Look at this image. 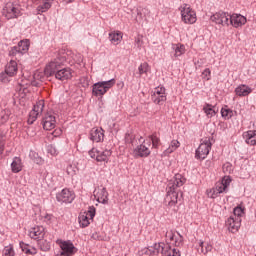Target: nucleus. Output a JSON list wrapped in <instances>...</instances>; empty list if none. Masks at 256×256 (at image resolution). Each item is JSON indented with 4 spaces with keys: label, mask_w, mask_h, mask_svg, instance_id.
Returning <instances> with one entry per match:
<instances>
[{
    "label": "nucleus",
    "mask_w": 256,
    "mask_h": 256,
    "mask_svg": "<svg viewBox=\"0 0 256 256\" xmlns=\"http://www.w3.org/2000/svg\"><path fill=\"white\" fill-rule=\"evenodd\" d=\"M181 21L185 23V25H195L197 23V12L191 8L189 4H182L179 7Z\"/></svg>",
    "instance_id": "nucleus-1"
},
{
    "label": "nucleus",
    "mask_w": 256,
    "mask_h": 256,
    "mask_svg": "<svg viewBox=\"0 0 256 256\" xmlns=\"http://www.w3.org/2000/svg\"><path fill=\"white\" fill-rule=\"evenodd\" d=\"M115 83V79L95 83L92 86V95H94V97H103L109 89L115 86Z\"/></svg>",
    "instance_id": "nucleus-2"
},
{
    "label": "nucleus",
    "mask_w": 256,
    "mask_h": 256,
    "mask_svg": "<svg viewBox=\"0 0 256 256\" xmlns=\"http://www.w3.org/2000/svg\"><path fill=\"white\" fill-rule=\"evenodd\" d=\"M3 15L6 19H17L21 17V5L17 2H8L3 8Z\"/></svg>",
    "instance_id": "nucleus-3"
},
{
    "label": "nucleus",
    "mask_w": 256,
    "mask_h": 256,
    "mask_svg": "<svg viewBox=\"0 0 256 256\" xmlns=\"http://www.w3.org/2000/svg\"><path fill=\"white\" fill-rule=\"evenodd\" d=\"M211 145V137L203 138L196 150V159H207V155H209V151H211Z\"/></svg>",
    "instance_id": "nucleus-4"
},
{
    "label": "nucleus",
    "mask_w": 256,
    "mask_h": 256,
    "mask_svg": "<svg viewBox=\"0 0 256 256\" xmlns=\"http://www.w3.org/2000/svg\"><path fill=\"white\" fill-rule=\"evenodd\" d=\"M149 155H151V140H143L142 144L133 150L135 159L149 157Z\"/></svg>",
    "instance_id": "nucleus-5"
},
{
    "label": "nucleus",
    "mask_w": 256,
    "mask_h": 256,
    "mask_svg": "<svg viewBox=\"0 0 256 256\" xmlns=\"http://www.w3.org/2000/svg\"><path fill=\"white\" fill-rule=\"evenodd\" d=\"M65 63V57H59L57 56L56 59L51 61L46 67H45V75L46 77H51V75H56V73L59 71V68L61 65Z\"/></svg>",
    "instance_id": "nucleus-6"
},
{
    "label": "nucleus",
    "mask_w": 256,
    "mask_h": 256,
    "mask_svg": "<svg viewBox=\"0 0 256 256\" xmlns=\"http://www.w3.org/2000/svg\"><path fill=\"white\" fill-rule=\"evenodd\" d=\"M43 109H45V100H39L36 102L29 114L28 123H35V121H37V117H40V115L43 114Z\"/></svg>",
    "instance_id": "nucleus-7"
},
{
    "label": "nucleus",
    "mask_w": 256,
    "mask_h": 256,
    "mask_svg": "<svg viewBox=\"0 0 256 256\" xmlns=\"http://www.w3.org/2000/svg\"><path fill=\"white\" fill-rule=\"evenodd\" d=\"M166 243L167 245H173L174 247H181L183 245V236L173 230L166 232Z\"/></svg>",
    "instance_id": "nucleus-8"
},
{
    "label": "nucleus",
    "mask_w": 256,
    "mask_h": 256,
    "mask_svg": "<svg viewBox=\"0 0 256 256\" xmlns=\"http://www.w3.org/2000/svg\"><path fill=\"white\" fill-rule=\"evenodd\" d=\"M231 19V15L225 12H216L214 15L210 17V20L216 25H222L223 27H229V21Z\"/></svg>",
    "instance_id": "nucleus-9"
},
{
    "label": "nucleus",
    "mask_w": 256,
    "mask_h": 256,
    "mask_svg": "<svg viewBox=\"0 0 256 256\" xmlns=\"http://www.w3.org/2000/svg\"><path fill=\"white\" fill-rule=\"evenodd\" d=\"M57 201L60 203H73L75 200V192L64 188L61 192L56 195Z\"/></svg>",
    "instance_id": "nucleus-10"
},
{
    "label": "nucleus",
    "mask_w": 256,
    "mask_h": 256,
    "mask_svg": "<svg viewBox=\"0 0 256 256\" xmlns=\"http://www.w3.org/2000/svg\"><path fill=\"white\" fill-rule=\"evenodd\" d=\"M95 217V207H90L87 212H83L79 216L80 227H89L90 221Z\"/></svg>",
    "instance_id": "nucleus-11"
},
{
    "label": "nucleus",
    "mask_w": 256,
    "mask_h": 256,
    "mask_svg": "<svg viewBox=\"0 0 256 256\" xmlns=\"http://www.w3.org/2000/svg\"><path fill=\"white\" fill-rule=\"evenodd\" d=\"M93 195L98 203L105 204L109 201V193H107V189H105V187L103 186L96 187Z\"/></svg>",
    "instance_id": "nucleus-12"
},
{
    "label": "nucleus",
    "mask_w": 256,
    "mask_h": 256,
    "mask_svg": "<svg viewBox=\"0 0 256 256\" xmlns=\"http://www.w3.org/2000/svg\"><path fill=\"white\" fill-rule=\"evenodd\" d=\"M166 199L168 201L169 207H175V204L179 203V201L183 199V193L180 192V196H179V192H177L176 189L168 188V194Z\"/></svg>",
    "instance_id": "nucleus-13"
},
{
    "label": "nucleus",
    "mask_w": 256,
    "mask_h": 256,
    "mask_svg": "<svg viewBox=\"0 0 256 256\" xmlns=\"http://www.w3.org/2000/svg\"><path fill=\"white\" fill-rule=\"evenodd\" d=\"M152 99H153V102L156 103V105H162V103H165L167 101V95L165 94V87L155 88L152 95Z\"/></svg>",
    "instance_id": "nucleus-14"
},
{
    "label": "nucleus",
    "mask_w": 256,
    "mask_h": 256,
    "mask_svg": "<svg viewBox=\"0 0 256 256\" xmlns=\"http://www.w3.org/2000/svg\"><path fill=\"white\" fill-rule=\"evenodd\" d=\"M27 51H29V40H21L18 43V46H15L10 50L9 55L15 57V55H23V53H27Z\"/></svg>",
    "instance_id": "nucleus-15"
},
{
    "label": "nucleus",
    "mask_w": 256,
    "mask_h": 256,
    "mask_svg": "<svg viewBox=\"0 0 256 256\" xmlns=\"http://www.w3.org/2000/svg\"><path fill=\"white\" fill-rule=\"evenodd\" d=\"M166 247L167 245L164 243H156L153 246H149L148 248L144 249V253L150 256H157L159 253L163 255V253H165Z\"/></svg>",
    "instance_id": "nucleus-16"
},
{
    "label": "nucleus",
    "mask_w": 256,
    "mask_h": 256,
    "mask_svg": "<svg viewBox=\"0 0 256 256\" xmlns=\"http://www.w3.org/2000/svg\"><path fill=\"white\" fill-rule=\"evenodd\" d=\"M247 23V18L241 14H232L230 16L229 25L235 27L236 29L239 27H243Z\"/></svg>",
    "instance_id": "nucleus-17"
},
{
    "label": "nucleus",
    "mask_w": 256,
    "mask_h": 256,
    "mask_svg": "<svg viewBox=\"0 0 256 256\" xmlns=\"http://www.w3.org/2000/svg\"><path fill=\"white\" fill-rule=\"evenodd\" d=\"M60 248L62 252L56 256H72L75 253V246L69 241L61 242Z\"/></svg>",
    "instance_id": "nucleus-18"
},
{
    "label": "nucleus",
    "mask_w": 256,
    "mask_h": 256,
    "mask_svg": "<svg viewBox=\"0 0 256 256\" xmlns=\"http://www.w3.org/2000/svg\"><path fill=\"white\" fill-rule=\"evenodd\" d=\"M226 227H228V231L231 233H237L239 227H241V219L230 216L226 221Z\"/></svg>",
    "instance_id": "nucleus-19"
},
{
    "label": "nucleus",
    "mask_w": 256,
    "mask_h": 256,
    "mask_svg": "<svg viewBox=\"0 0 256 256\" xmlns=\"http://www.w3.org/2000/svg\"><path fill=\"white\" fill-rule=\"evenodd\" d=\"M56 79L59 81H69L73 77V70L71 68H63L56 72Z\"/></svg>",
    "instance_id": "nucleus-20"
},
{
    "label": "nucleus",
    "mask_w": 256,
    "mask_h": 256,
    "mask_svg": "<svg viewBox=\"0 0 256 256\" xmlns=\"http://www.w3.org/2000/svg\"><path fill=\"white\" fill-rule=\"evenodd\" d=\"M231 176H224L220 182L216 183V191L218 193H226L228 187L231 185Z\"/></svg>",
    "instance_id": "nucleus-21"
},
{
    "label": "nucleus",
    "mask_w": 256,
    "mask_h": 256,
    "mask_svg": "<svg viewBox=\"0 0 256 256\" xmlns=\"http://www.w3.org/2000/svg\"><path fill=\"white\" fill-rule=\"evenodd\" d=\"M43 129L46 131H52V129H55V125L57 121L55 120V116L51 114H46L45 117L43 118Z\"/></svg>",
    "instance_id": "nucleus-22"
},
{
    "label": "nucleus",
    "mask_w": 256,
    "mask_h": 256,
    "mask_svg": "<svg viewBox=\"0 0 256 256\" xmlns=\"http://www.w3.org/2000/svg\"><path fill=\"white\" fill-rule=\"evenodd\" d=\"M90 139L95 143H101L105 139L103 128H93L90 132Z\"/></svg>",
    "instance_id": "nucleus-23"
},
{
    "label": "nucleus",
    "mask_w": 256,
    "mask_h": 256,
    "mask_svg": "<svg viewBox=\"0 0 256 256\" xmlns=\"http://www.w3.org/2000/svg\"><path fill=\"white\" fill-rule=\"evenodd\" d=\"M31 239L39 240L45 237V228L43 226H35L29 232Z\"/></svg>",
    "instance_id": "nucleus-24"
},
{
    "label": "nucleus",
    "mask_w": 256,
    "mask_h": 256,
    "mask_svg": "<svg viewBox=\"0 0 256 256\" xmlns=\"http://www.w3.org/2000/svg\"><path fill=\"white\" fill-rule=\"evenodd\" d=\"M58 57H65V63H79V59H77V54L73 53V51L68 50L66 52H61Z\"/></svg>",
    "instance_id": "nucleus-25"
},
{
    "label": "nucleus",
    "mask_w": 256,
    "mask_h": 256,
    "mask_svg": "<svg viewBox=\"0 0 256 256\" xmlns=\"http://www.w3.org/2000/svg\"><path fill=\"white\" fill-rule=\"evenodd\" d=\"M19 70V67L17 65V61L11 60L5 68V73L9 77H15L17 75V71Z\"/></svg>",
    "instance_id": "nucleus-26"
},
{
    "label": "nucleus",
    "mask_w": 256,
    "mask_h": 256,
    "mask_svg": "<svg viewBox=\"0 0 256 256\" xmlns=\"http://www.w3.org/2000/svg\"><path fill=\"white\" fill-rule=\"evenodd\" d=\"M185 181H187V179H185L183 175L176 174L174 181L169 183L168 188L177 190V187H183V185H185Z\"/></svg>",
    "instance_id": "nucleus-27"
},
{
    "label": "nucleus",
    "mask_w": 256,
    "mask_h": 256,
    "mask_svg": "<svg viewBox=\"0 0 256 256\" xmlns=\"http://www.w3.org/2000/svg\"><path fill=\"white\" fill-rule=\"evenodd\" d=\"M45 76H47V74H45V70L44 72L36 71L33 75V81H31V85L33 87H39V85H41V83H43L45 80Z\"/></svg>",
    "instance_id": "nucleus-28"
},
{
    "label": "nucleus",
    "mask_w": 256,
    "mask_h": 256,
    "mask_svg": "<svg viewBox=\"0 0 256 256\" xmlns=\"http://www.w3.org/2000/svg\"><path fill=\"white\" fill-rule=\"evenodd\" d=\"M197 251L198 253H202V255H207V253L213 251V245L209 244L208 242H203V240H199Z\"/></svg>",
    "instance_id": "nucleus-29"
},
{
    "label": "nucleus",
    "mask_w": 256,
    "mask_h": 256,
    "mask_svg": "<svg viewBox=\"0 0 256 256\" xmlns=\"http://www.w3.org/2000/svg\"><path fill=\"white\" fill-rule=\"evenodd\" d=\"M247 145H256V130H249L243 133Z\"/></svg>",
    "instance_id": "nucleus-30"
},
{
    "label": "nucleus",
    "mask_w": 256,
    "mask_h": 256,
    "mask_svg": "<svg viewBox=\"0 0 256 256\" xmlns=\"http://www.w3.org/2000/svg\"><path fill=\"white\" fill-rule=\"evenodd\" d=\"M252 91L253 90L247 85H240L235 89V93L238 97H247Z\"/></svg>",
    "instance_id": "nucleus-31"
},
{
    "label": "nucleus",
    "mask_w": 256,
    "mask_h": 256,
    "mask_svg": "<svg viewBox=\"0 0 256 256\" xmlns=\"http://www.w3.org/2000/svg\"><path fill=\"white\" fill-rule=\"evenodd\" d=\"M109 39L113 45H119L123 41V32L116 31L109 34Z\"/></svg>",
    "instance_id": "nucleus-32"
},
{
    "label": "nucleus",
    "mask_w": 256,
    "mask_h": 256,
    "mask_svg": "<svg viewBox=\"0 0 256 256\" xmlns=\"http://www.w3.org/2000/svg\"><path fill=\"white\" fill-rule=\"evenodd\" d=\"M111 150L106 149V150H98V155H97V161L99 162H105L109 161V157H111Z\"/></svg>",
    "instance_id": "nucleus-33"
},
{
    "label": "nucleus",
    "mask_w": 256,
    "mask_h": 256,
    "mask_svg": "<svg viewBox=\"0 0 256 256\" xmlns=\"http://www.w3.org/2000/svg\"><path fill=\"white\" fill-rule=\"evenodd\" d=\"M51 5H53V0H44L43 4L38 6V13H45L51 9Z\"/></svg>",
    "instance_id": "nucleus-34"
},
{
    "label": "nucleus",
    "mask_w": 256,
    "mask_h": 256,
    "mask_svg": "<svg viewBox=\"0 0 256 256\" xmlns=\"http://www.w3.org/2000/svg\"><path fill=\"white\" fill-rule=\"evenodd\" d=\"M203 111L204 113H206L207 117L209 118L215 117V115H217V112L215 111V107H213L211 104H206L203 107Z\"/></svg>",
    "instance_id": "nucleus-35"
},
{
    "label": "nucleus",
    "mask_w": 256,
    "mask_h": 256,
    "mask_svg": "<svg viewBox=\"0 0 256 256\" xmlns=\"http://www.w3.org/2000/svg\"><path fill=\"white\" fill-rule=\"evenodd\" d=\"M162 256H181V254L179 253V250L175 248L171 249V246L166 245V248L164 249V253L162 254Z\"/></svg>",
    "instance_id": "nucleus-36"
},
{
    "label": "nucleus",
    "mask_w": 256,
    "mask_h": 256,
    "mask_svg": "<svg viewBox=\"0 0 256 256\" xmlns=\"http://www.w3.org/2000/svg\"><path fill=\"white\" fill-rule=\"evenodd\" d=\"M179 147H181V142H179V140H172L169 147L166 149V153H174Z\"/></svg>",
    "instance_id": "nucleus-37"
},
{
    "label": "nucleus",
    "mask_w": 256,
    "mask_h": 256,
    "mask_svg": "<svg viewBox=\"0 0 256 256\" xmlns=\"http://www.w3.org/2000/svg\"><path fill=\"white\" fill-rule=\"evenodd\" d=\"M245 215V209H243L241 206H237L233 210V214L230 217H233L234 219H241Z\"/></svg>",
    "instance_id": "nucleus-38"
},
{
    "label": "nucleus",
    "mask_w": 256,
    "mask_h": 256,
    "mask_svg": "<svg viewBox=\"0 0 256 256\" xmlns=\"http://www.w3.org/2000/svg\"><path fill=\"white\" fill-rule=\"evenodd\" d=\"M139 75H147L151 71V66H149V63L144 62L140 64L138 67Z\"/></svg>",
    "instance_id": "nucleus-39"
},
{
    "label": "nucleus",
    "mask_w": 256,
    "mask_h": 256,
    "mask_svg": "<svg viewBox=\"0 0 256 256\" xmlns=\"http://www.w3.org/2000/svg\"><path fill=\"white\" fill-rule=\"evenodd\" d=\"M29 95V88L24 87L23 84L18 86V97L19 99H25Z\"/></svg>",
    "instance_id": "nucleus-40"
},
{
    "label": "nucleus",
    "mask_w": 256,
    "mask_h": 256,
    "mask_svg": "<svg viewBox=\"0 0 256 256\" xmlns=\"http://www.w3.org/2000/svg\"><path fill=\"white\" fill-rule=\"evenodd\" d=\"M174 51H175V57H181V55H184L185 53V45L183 44H176L173 47Z\"/></svg>",
    "instance_id": "nucleus-41"
},
{
    "label": "nucleus",
    "mask_w": 256,
    "mask_h": 256,
    "mask_svg": "<svg viewBox=\"0 0 256 256\" xmlns=\"http://www.w3.org/2000/svg\"><path fill=\"white\" fill-rule=\"evenodd\" d=\"M12 171L13 173H19L21 171L22 166H21V159L15 158L11 164Z\"/></svg>",
    "instance_id": "nucleus-42"
},
{
    "label": "nucleus",
    "mask_w": 256,
    "mask_h": 256,
    "mask_svg": "<svg viewBox=\"0 0 256 256\" xmlns=\"http://www.w3.org/2000/svg\"><path fill=\"white\" fill-rule=\"evenodd\" d=\"M146 141H150V147L152 143V147H154L155 149H157V147H159V145L161 144V139H159L157 135L150 136L148 139H146Z\"/></svg>",
    "instance_id": "nucleus-43"
},
{
    "label": "nucleus",
    "mask_w": 256,
    "mask_h": 256,
    "mask_svg": "<svg viewBox=\"0 0 256 256\" xmlns=\"http://www.w3.org/2000/svg\"><path fill=\"white\" fill-rule=\"evenodd\" d=\"M9 117H11V111L2 110L0 112V123H7L9 121Z\"/></svg>",
    "instance_id": "nucleus-44"
},
{
    "label": "nucleus",
    "mask_w": 256,
    "mask_h": 256,
    "mask_svg": "<svg viewBox=\"0 0 256 256\" xmlns=\"http://www.w3.org/2000/svg\"><path fill=\"white\" fill-rule=\"evenodd\" d=\"M221 115L222 117H224V119H231V117H233V110L228 108H222Z\"/></svg>",
    "instance_id": "nucleus-45"
},
{
    "label": "nucleus",
    "mask_w": 256,
    "mask_h": 256,
    "mask_svg": "<svg viewBox=\"0 0 256 256\" xmlns=\"http://www.w3.org/2000/svg\"><path fill=\"white\" fill-rule=\"evenodd\" d=\"M22 251L24 253H26L27 255H36L37 254V250L35 248L32 249H28L27 245H25L24 243L20 244Z\"/></svg>",
    "instance_id": "nucleus-46"
},
{
    "label": "nucleus",
    "mask_w": 256,
    "mask_h": 256,
    "mask_svg": "<svg viewBox=\"0 0 256 256\" xmlns=\"http://www.w3.org/2000/svg\"><path fill=\"white\" fill-rule=\"evenodd\" d=\"M66 173L67 175H69L70 177H75V175H77V167L73 166V165H68L66 167Z\"/></svg>",
    "instance_id": "nucleus-47"
},
{
    "label": "nucleus",
    "mask_w": 256,
    "mask_h": 256,
    "mask_svg": "<svg viewBox=\"0 0 256 256\" xmlns=\"http://www.w3.org/2000/svg\"><path fill=\"white\" fill-rule=\"evenodd\" d=\"M3 256H15V250H13V246H6L3 250Z\"/></svg>",
    "instance_id": "nucleus-48"
},
{
    "label": "nucleus",
    "mask_w": 256,
    "mask_h": 256,
    "mask_svg": "<svg viewBox=\"0 0 256 256\" xmlns=\"http://www.w3.org/2000/svg\"><path fill=\"white\" fill-rule=\"evenodd\" d=\"M220 194L221 193L217 191L216 187L208 191V197L211 199H216V197H219Z\"/></svg>",
    "instance_id": "nucleus-49"
},
{
    "label": "nucleus",
    "mask_w": 256,
    "mask_h": 256,
    "mask_svg": "<svg viewBox=\"0 0 256 256\" xmlns=\"http://www.w3.org/2000/svg\"><path fill=\"white\" fill-rule=\"evenodd\" d=\"M202 79H204L205 81H209L211 79V69L206 68L202 72Z\"/></svg>",
    "instance_id": "nucleus-50"
},
{
    "label": "nucleus",
    "mask_w": 256,
    "mask_h": 256,
    "mask_svg": "<svg viewBox=\"0 0 256 256\" xmlns=\"http://www.w3.org/2000/svg\"><path fill=\"white\" fill-rule=\"evenodd\" d=\"M135 43L137 44L138 49H141L143 47V35L138 34L135 38Z\"/></svg>",
    "instance_id": "nucleus-51"
},
{
    "label": "nucleus",
    "mask_w": 256,
    "mask_h": 256,
    "mask_svg": "<svg viewBox=\"0 0 256 256\" xmlns=\"http://www.w3.org/2000/svg\"><path fill=\"white\" fill-rule=\"evenodd\" d=\"M5 151V136L0 134V155Z\"/></svg>",
    "instance_id": "nucleus-52"
},
{
    "label": "nucleus",
    "mask_w": 256,
    "mask_h": 256,
    "mask_svg": "<svg viewBox=\"0 0 256 256\" xmlns=\"http://www.w3.org/2000/svg\"><path fill=\"white\" fill-rule=\"evenodd\" d=\"M99 153V150H97L96 148H92L90 151H89V155L92 159H96L97 161V155Z\"/></svg>",
    "instance_id": "nucleus-53"
},
{
    "label": "nucleus",
    "mask_w": 256,
    "mask_h": 256,
    "mask_svg": "<svg viewBox=\"0 0 256 256\" xmlns=\"http://www.w3.org/2000/svg\"><path fill=\"white\" fill-rule=\"evenodd\" d=\"M52 219H53V215H51V214H46V215L44 216V221H45L46 223H49Z\"/></svg>",
    "instance_id": "nucleus-54"
},
{
    "label": "nucleus",
    "mask_w": 256,
    "mask_h": 256,
    "mask_svg": "<svg viewBox=\"0 0 256 256\" xmlns=\"http://www.w3.org/2000/svg\"><path fill=\"white\" fill-rule=\"evenodd\" d=\"M49 153H51V155H57V149H55V147L50 146L49 148Z\"/></svg>",
    "instance_id": "nucleus-55"
},
{
    "label": "nucleus",
    "mask_w": 256,
    "mask_h": 256,
    "mask_svg": "<svg viewBox=\"0 0 256 256\" xmlns=\"http://www.w3.org/2000/svg\"><path fill=\"white\" fill-rule=\"evenodd\" d=\"M223 171H231V164L227 163L223 166Z\"/></svg>",
    "instance_id": "nucleus-56"
},
{
    "label": "nucleus",
    "mask_w": 256,
    "mask_h": 256,
    "mask_svg": "<svg viewBox=\"0 0 256 256\" xmlns=\"http://www.w3.org/2000/svg\"><path fill=\"white\" fill-rule=\"evenodd\" d=\"M51 249V245L47 244L45 248H43V251H49Z\"/></svg>",
    "instance_id": "nucleus-57"
},
{
    "label": "nucleus",
    "mask_w": 256,
    "mask_h": 256,
    "mask_svg": "<svg viewBox=\"0 0 256 256\" xmlns=\"http://www.w3.org/2000/svg\"><path fill=\"white\" fill-rule=\"evenodd\" d=\"M142 12H143V13H149V9H148V8H143V9H142Z\"/></svg>",
    "instance_id": "nucleus-58"
},
{
    "label": "nucleus",
    "mask_w": 256,
    "mask_h": 256,
    "mask_svg": "<svg viewBox=\"0 0 256 256\" xmlns=\"http://www.w3.org/2000/svg\"><path fill=\"white\" fill-rule=\"evenodd\" d=\"M75 0H66L67 3H73Z\"/></svg>",
    "instance_id": "nucleus-59"
}]
</instances>
